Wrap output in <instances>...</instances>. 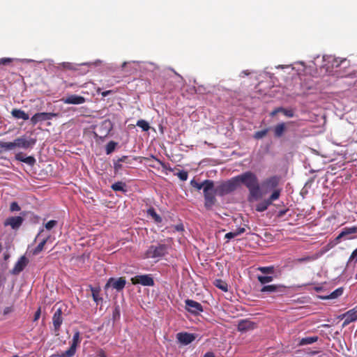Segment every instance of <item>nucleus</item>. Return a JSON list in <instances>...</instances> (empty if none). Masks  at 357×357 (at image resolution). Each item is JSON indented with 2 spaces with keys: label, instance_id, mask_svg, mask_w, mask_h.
Segmentation results:
<instances>
[{
  "label": "nucleus",
  "instance_id": "nucleus-15",
  "mask_svg": "<svg viewBox=\"0 0 357 357\" xmlns=\"http://www.w3.org/2000/svg\"><path fill=\"white\" fill-rule=\"evenodd\" d=\"M185 310L193 314H198L203 312L202 305L193 300L186 299L185 301Z\"/></svg>",
  "mask_w": 357,
  "mask_h": 357
},
{
  "label": "nucleus",
  "instance_id": "nucleus-57",
  "mask_svg": "<svg viewBox=\"0 0 357 357\" xmlns=\"http://www.w3.org/2000/svg\"><path fill=\"white\" fill-rule=\"evenodd\" d=\"M128 159V156H122L121 158H119L117 160L121 163H123V162L128 163L127 162Z\"/></svg>",
  "mask_w": 357,
  "mask_h": 357
},
{
  "label": "nucleus",
  "instance_id": "nucleus-46",
  "mask_svg": "<svg viewBox=\"0 0 357 357\" xmlns=\"http://www.w3.org/2000/svg\"><path fill=\"white\" fill-rule=\"evenodd\" d=\"M357 262V248L354 250L351 255H350L349 260L347 261V265L354 264H355Z\"/></svg>",
  "mask_w": 357,
  "mask_h": 357
},
{
  "label": "nucleus",
  "instance_id": "nucleus-51",
  "mask_svg": "<svg viewBox=\"0 0 357 357\" xmlns=\"http://www.w3.org/2000/svg\"><path fill=\"white\" fill-rule=\"evenodd\" d=\"M79 341V333L78 332L75 333L73 337V342L71 345H74L75 347H77V344Z\"/></svg>",
  "mask_w": 357,
  "mask_h": 357
},
{
  "label": "nucleus",
  "instance_id": "nucleus-21",
  "mask_svg": "<svg viewBox=\"0 0 357 357\" xmlns=\"http://www.w3.org/2000/svg\"><path fill=\"white\" fill-rule=\"evenodd\" d=\"M177 339L181 344L188 345L195 340V335L188 333H178Z\"/></svg>",
  "mask_w": 357,
  "mask_h": 357
},
{
  "label": "nucleus",
  "instance_id": "nucleus-37",
  "mask_svg": "<svg viewBox=\"0 0 357 357\" xmlns=\"http://www.w3.org/2000/svg\"><path fill=\"white\" fill-rule=\"evenodd\" d=\"M0 148L5 151H11L15 149L14 141L9 142H0Z\"/></svg>",
  "mask_w": 357,
  "mask_h": 357
},
{
  "label": "nucleus",
  "instance_id": "nucleus-40",
  "mask_svg": "<svg viewBox=\"0 0 357 357\" xmlns=\"http://www.w3.org/2000/svg\"><path fill=\"white\" fill-rule=\"evenodd\" d=\"M147 213L151 215L157 222H160L162 221L161 217L157 214L154 208H149Z\"/></svg>",
  "mask_w": 357,
  "mask_h": 357
},
{
  "label": "nucleus",
  "instance_id": "nucleus-48",
  "mask_svg": "<svg viewBox=\"0 0 357 357\" xmlns=\"http://www.w3.org/2000/svg\"><path fill=\"white\" fill-rule=\"evenodd\" d=\"M267 132H268V129L259 130V131L255 132L254 137L257 139H261L264 136L266 135Z\"/></svg>",
  "mask_w": 357,
  "mask_h": 357
},
{
  "label": "nucleus",
  "instance_id": "nucleus-43",
  "mask_svg": "<svg viewBox=\"0 0 357 357\" xmlns=\"http://www.w3.org/2000/svg\"><path fill=\"white\" fill-rule=\"evenodd\" d=\"M190 185L198 190H204L205 187V180L202 183H198L195 179L191 180Z\"/></svg>",
  "mask_w": 357,
  "mask_h": 357
},
{
  "label": "nucleus",
  "instance_id": "nucleus-1",
  "mask_svg": "<svg viewBox=\"0 0 357 357\" xmlns=\"http://www.w3.org/2000/svg\"><path fill=\"white\" fill-rule=\"evenodd\" d=\"M236 183L241 182L249 190L250 199L258 200L261 198L260 186L257 176L250 172H247L236 177Z\"/></svg>",
  "mask_w": 357,
  "mask_h": 357
},
{
  "label": "nucleus",
  "instance_id": "nucleus-59",
  "mask_svg": "<svg viewBox=\"0 0 357 357\" xmlns=\"http://www.w3.org/2000/svg\"><path fill=\"white\" fill-rule=\"evenodd\" d=\"M175 228L177 231H183V226L182 225H178L175 227Z\"/></svg>",
  "mask_w": 357,
  "mask_h": 357
},
{
  "label": "nucleus",
  "instance_id": "nucleus-18",
  "mask_svg": "<svg viewBox=\"0 0 357 357\" xmlns=\"http://www.w3.org/2000/svg\"><path fill=\"white\" fill-rule=\"evenodd\" d=\"M61 101L65 104L81 105L85 102V98L83 96L73 94L63 98Z\"/></svg>",
  "mask_w": 357,
  "mask_h": 357
},
{
  "label": "nucleus",
  "instance_id": "nucleus-56",
  "mask_svg": "<svg viewBox=\"0 0 357 357\" xmlns=\"http://www.w3.org/2000/svg\"><path fill=\"white\" fill-rule=\"evenodd\" d=\"M12 311H13V307H6L3 310V314H5V315L8 314L10 312H11Z\"/></svg>",
  "mask_w": 357,
  "mask_h": 357
},
{
  "label": "nucleus",
  "instance_id": "nucleus-26",
  "mask_svg": "<svg viewBox=\"0 0 357 357\" xmlns=\"http://www.w3.org/2000/svg\"><path fill=\"white\" fill-rule=\"evenodd\" d=\"M279 112H283L284 115H285L287 117H293L294 116V110L291 109H285L284 107H278L275 109H274L271 113V116H274L276 114H278Z\"/></svg>",
  "mask_w": 357,
  "mask_h": 357
},
{
  "label": "nucleus",
  "instance_id": "nucleus-19",
  "mask_svg": "<svg viewBox=\"0 0 357 357\" xmlns=\"http://www.w3.org/2000/svg\"><path fill=\"white\" fill-rule=\"evenodd\" d=\"M61 314H62V311L60 308H59L54 312L53 317H52V321H53V326H54V330L55 335L59 334V331L60 326L63 322V319L61 317Z\"/></svg>",
  "mask_w": 357,
  "mask_h": 357
},
{
  "label": "nucleus",
  "instance_id": "nucleus-24",
  "mask_svg": "<svg viewBox=\"0 0 357 357\" xmlns=\"http://www.w3.org/2000/svg\"><path fill=\"white\" fill-rule=\"evenodd\" d=\"M11 115L16 119H22L24 121L29 119V116L23 110L20 109H13L11 111Z\"/></svg>",
  "mask_w": 357,
  "mask_h": 357
},
{
  "label": "nucleus",
  "instance_id": "nucleus-29",
  "mask_svg": "<svg viewBox=\"0 0 357 357\" xmlns=\"http://www.w3.org/2000/svg\"><path fill=\"white\" fill-rule=\"evenodd\" d=\"M286 130L284 123H281L274 127V135L276 137H280Z\"/></svg>",
  "mask_w": 357,
  "mask_h": 357
},
{
  "label": "nucleus",
  "instance_id": "nucleus-6",
  "mask_svg": "<svg viewBox=\"0 0 357 357\" xmlns=\"http://www.w3.org/2000/svg\"><path fill=\"white\" fill-rule=\"evenodd\" d=\"M279 183V178L271 176L263 181L259 185L261 191V198L269 192L275 190Z\"/></svg>",
  "mask_w": 357,
  "mask_h": 357
},
{
  "label": "nucleus",
  "instance_id": "nucleus-53",
  "mask_svg": "<svg viewBox=\"0 0 357 357\" xmlns=\"http://www.w3.org/2000/svg\"><path fill=\"white\" fill-rule=\"evenodd\" d=\"M15 158L18 161L23 162V160L25 158V157L24 156L22 152H19L17 154H15Z\"/></svg>",
  "mask_w": 357,
  "mask_h": 357
},
{
  "label": "nucleus",
  "instance_id": "nucleus-49",
  "mask_svg": "<svg viewBox=\"0 0 357 357\" xmlns=\"http://www.w3.org/2000/svg\"><path fill=\"white\" fill-rule=\"evenodd\" d=\"M57 225V221L56 220H50L48 221L44 226V227L47 229V230H51L52 228H54L55 226H56Z\"/></svg>",
  "mask_w": 357,
  "mask_h": 357
},
{
  "label": "nucleus",
  "instance_id": "nucleus-2",
  "mask_svg": "<svg viewBox=\"0 0 357 357\" xmlns=\"http://www.w3.org/2000/svg\"><path fill=\"white\" fill-rule=\"evenodd\" d=\"M204 197V206L207 209H211L216 203L217 199L215 198L216 188L214 184V181L211 180H205V187L203 190Z\"/></svg>",
  "mask_w": 357,
  "mask_h": 357
},
{
  "label": "nucleus",
  "instance_id": "nucleus-42",
  "mask_svg": "<svg viewBox=\"0 0 357 357\" xmlns=\"http://www.w3.org/2000/svg\"><path fill=\"white\" fill-rule=\"evenodd\" d=\"M280 195V190L275 189L273 190V193L271 195L269 198L267 199L268 202H270V204H271L273 201L277 200Z\"/></svg>",
  "mask_w": 357,
  "mask_h": 357
},
{
  "label": "nucleus",
  "instance_id": "nucleus-64",
  "mask_svg": "<svg viewBox=\"0 0 357 357\" xmlns=\"http://www.w3.org/2000/svg\"><path fill=\"white\" fill-rule=\"evenodd\" d=\"M116 316H119V312L116 308L115 310V312H114V317H115Z\"/></svg>",
  "mask_w": 357,
  "mask_h": 357
},
{
  "label": "nucleus",
  "instance_id": "nucleus-41",
  "mask_svg": "<svg viewBox=\"0 0 357 357\" xmlns=\"http://www.w3.org/2000/svg\"><path fill=\"white\" fill-rule=\"evenodd\" d=\"M137 126L141 128L143 131H148L150 128L149 124L145 120H139L137 122Z\"/></svg>",
  "mask_w": 357,
  "mask_h": 357
},
{
  "label": "nucleus",
  "instance_id": "nucleus-47",
  "mask_svg": "<svg viewBox=\"0 0 357 357\" xmlns=\"http://www.w3.org/2000/svg\"><path fill=\"white\" fill-rule=\"evenodd\" d=\"M36 160L34 157L33 156H27L25 157V158L23 160V162L30 165L33 166L36 163Z\"/></svg>",
  "mask_w": 357,
  "mask_h": 357
},
{
  "label": "nucleus",
  "instance_id": "nucleus-30",
  "mask_svg": "<svg viewBox=\"0 0 357 357\" xmlns=\"http://www.w3.org/2000/svg\"><path fill=\"white\" fill-rule=\"evenodd\" d=\"M50 238V236H45L42 241L36 246V248L33 250V255H37L39 254L44 248V245L47 242L48 239Z\"/></svg>",
  "mask_w": 357,
  "mask_h": 357
},
{
  "label": "nucleus",
  "instance_id": "nucleus-10",
  "mask_svg": "<svg viewBox=\"0 0 357 357\" xmlns=\"http://www.w3.org/2000/svg\"><path fill=\"white\" fill-rule=\"evenodd\" d=\"M126 282V280L123 278H110L107 280V282L105 286V289L107 290L109 287H112V289H116V291H119L125 287Z\"/></svg>",
  "mask_w": 357,
  "mask_h": 357
},
{
  "label": "nucleus",
  "instance_id": "nucleus-5",
  "mask_svg": "<svg viewBox=\"0 0 357 357\" xmlns=\"http://www.w3.org/2000/svg\"><path fill=\"white\" fill-rule=\"evenodd\" d=\"M167 247L164 244L151 245L144 253V258L158 259L166 255Z\"/></svg>",
  "mask_w": 357,
  "mask_h": 357
},
{
  "label": "nucleus",
  "instance_id": "nucleus-7",
  "mask_svg": "<svg viewBox=\"0 0 357 357\" xmlns=\"http://www.w3.org/2000/svg\"><path fill=\"white\" fill-rule=\"evenodd\" d=\"M217 195L223 196L234 191L237 188L236 178L220 183L215 186Z\"/></svg>",
  "mask_w": 357,
  "mask_h": 357
},
{
  "label": "nucleus",
  "instance_id": "nucleus-23",
  "mask_svg": "<svg viewBox=\"0 0 357 357\" xmlns=\"http://www.w3.org/2000/svg\"><path fill=\"white\" fill-rule=\"evenodd\" d=\"M18 61L21 63H31L35 61L31 59H15V58H1L0 59V65H8L12 61Z\"/></svg>",
  "mask_w": 357,
  "mask_h": 357
},
{
  "label": "nucleus",
  "instance_id": "nucleus-14",
  "mask_svg": "<svg viewBox=\"0 0 357 357\" xmlns=\"http://www.w3.org/2000/svg\"><path fill=\"white\" fill-rule=\"evenodd\" d=\"M132 282L134 284H140L143 286L152 287L154 285V281L151 275H136L132 278Z\"/></svg>",
  "mask_w": 357,
  "mask_h": 357
},
{
  "label": "nucleus",
  "instance_id": "nucleus-32",
  "mask_svg": "<svg viewBox=\"0 0 357 357\" xmlns=\"http://www.w3.org/2000/svg\"><path fill=\"white\" fill-rule=\"evenodd\" d=\"M126 185L125 183L118 181L112 185L111 188L114 191L126 192Z\"/></svg>",
  "mask_w": 357,
  "mask_h": 357
},
{
  "label": "nucleus",
  "instance_id": "nucleus-34",
  "mask_svg": "<svg viewBox=\"0 0 357 357\" xmlns=\"http://www.w3.org/2000/svg\"><path fill=\"white\" fill-rule=\"evenodd\" d=\"M257 280L261 284L264 286L267 285L268 283L272 282L273 280V277L269 275H258Z\"/></svg>",
  "mask_w": 357,
  "mask_h": 357
},
{
  "label": "nucleus",
  "instance_id": "nucleus-60",
  "mask_svg": "<svg viewBox=\"0 0 357 357\" xmlns=\"http://www.w3.org/2000/svg\"><path fill=\"white\" fill-rule=\"evenodd\" d=\"M104 125H105L106 127H108V130L107 132V134L109 132V130H111V125H110V123L109 122H105L104 123Z\"/></svg>",
  "mask_w": 357,
  "mask_h": 357
},
{
  "label": "nucleus",
  "instance_id": "nucleus-3",
  "mask_svg": "<svg viewBox=\"0 0 357 357\" xmlns=\"http://www.w3.org/2000/svg\"><path fill=\"white\" fill-rule=\"evenodd\" d=\"M323 63L320 66L327 73L332 72L333 69L347 63L346 59L335 57L333 55H324L322 57Z\"/></svg>",
  "mask_w": 357,
  "mask_h": 357
},
{
  "label": "nucleus",
  "instance_id": "nucleus-25",
  "mask_svg": "<svg viewBox=\"0 0 357 357\" xmlns=\"http://www.w3.org/2000/svg\"><path fill=\"white\" fill-rule=\"evenodd\" d=\"M254 328V324L248 320H243L238 323V330L241 332Z\"/></svg>",
  "mask_w": 357,
  "mask_h": 357
},
{
  "label": "nucleus",
  "instance_id": "nucleus-38",
  "mask_svg": "<svg viewBox=\"0 0 357 357\" xmlns=\"http://www.w3.org/2000/svg\"><path fill=\"white\" fill-rule=\"evenodd\" d=\"M91 293H92V297L93 301L98 304L100 301H102V298L99 296V289L91 287Z\"/></svg>",
  "mask_w": 357,
  "mask_h": 357
},
{
  "label": "nucleus",
  "instance_id": "nucleus-28",
  "mask_svg": "<svg viewBox=\"0 0 357 357\" xmlns=\"http://www.w3.org/2000/svg\"><path fill=\"white\" fill-rule=\"evenodd\" d=\"M245 228L239 227L233 231L227 233L225 234V238H227L229 241V240H231V239L243 234L245 232Z\"/></svg>",
  "mask_w": 357,
  "mask_h": 357
},
{
  "label": "nucleus",
  "instance_id": "nucleus-8",
  "mask_svg": "<svg viewBox=\"0 0 357 357\" xmlns=\"http://www.w3.org/2000/svg\"><path fill=\"white\" fill-rule=\"evenodd\" d=\"M36 140L34 138L22 136L14 140L15 149H29L33 148L36 144Z\"/></svg>",
  "mask_w": 357,
  "mask_h": 357
},
{
  "label": "nucleus",
  "instance_id": "nucleus-17",
  "mask_svg": "<svg viewBox=\"0 0 357 357\" xmlns=\"http://www.w3.org/2000/svg\"><path fill=\"white\" fill-rule=\"evenodd\" d=\"M24 219L22 216H13L7 218L4 222L5 226H10L13 229H17L22 225Z\"/></svg>",
  "mask_w": 357,
  "mask_h": 357
},
{
  "label": "nucleus",
  "instance_id": "nucleus-39",
  "mask_svg": "<svg viewBox=\"0 0 357 357\" xmlns=\"http://www.w3.org/2000/svg\"><path fill=\"white\" fill-rule=\"evenodd\" d=\"M215 285L222 291L227 292L228 291V285L226 282L221 280H216L215 281Z\"/></svg>",
  "mask_w": 357,
  "mask_h": 357
},
{
  "label": "nucleus",
  "instance_id": "nucleus-63",
  "mask_svg": "<svg viewBox=\"0 0 357 357\" xmlns=\"http://www.w3.org/2000/svg\"><path fill=\"white\" fill-rule=\"evenodd\" d=\"M338 318H339V319H344H344H347V316L345 315V313H344V314H342L340 315V316L338 317Z\"/></svg>",
  "mask_w": 357,
  "mask_h": 357
},
{
  "label": "nucleus",
  "instance_id": "nucleus-58",
  "mask_svg": "<svg viewBox=\"0 0 357 357\" xmlns=\"http://www.w3.org/2000/svg\"><path fill=\"white\" fill-rule=\"evenodd\" d=\"M96 357H106L105 352L102 350L97 352Z\"/></svg>",
  "mask_w": 357,
  "mask_h": 357
},
{
  "label": "nucleus",
  "instance_id": "nucleus-62",
  "mask_svg": "<svg viewBox=\"0 0 357 357\" xmlns=\"http://www.w3.org/2000/svg\"><path fill=\"white\" fill-rule=\"evenodd\" d=\"M43 231H44V228H43H43H40V231H39V233H38V235H37V237H38V236H41V235H42V234L43 233Z\"/></svg>",
  "mask_w": 357,
  "mask_h": 357
},
{
  "label": "nucleus",
  "instance_id": "nucleus-12",
  "mask_svg": "<svg viewBox=\"0 0 357 357\" xmlns=\"http://www.w3.org/2000/svg\"><path fill=\"white\" fill-rule=\"evenodd\" d=\"M57 114L52 112H39L35 114L31 119V123L35 126L39 122H43L47 120H51L53 117Z\"/></svg>",
  "mask_w": 357,
  "mask_h": 357
},
{
  "label": "nucleus",
  "instance_id": "nucleus-45",
  "mask_svg": "<svg viewBox=\"0 0 357 357\" xmlns=\"http://www.w3.org/2000/svg\"><path fill=\"white\" fill-rule=\"evenodd\" d=\"M258 270L264 274H271V273H273L274 267L272 266H261V267H259Z\"/></svg>",
  "mask_w": 357,
  "mask_h": 357
},
{
  "label": "nucleus",
  "instance_id": "nucleus-4",
  "mask_svg": "<svg viewBox=\"0 0 357 357\" xmlns=\"http://www.w3.org/2000/svg\"><path fill=\"white\" fill-rule=\"evenodd\" d=\"M275 68L284 70L285 73L292 74V75L296 74L297 77L295 79H297L300 75L306 73L307 67L304 62L299 61L291 65H278L275 66Z\"/></svg>",
  "mask_w": 357,
  "mask_h": 357
},
{
  "label": "nucleus",
  "instance_id": "nucleus-16",
  "mask_svg": "<svg viewBox=\"0 0 357 357\" xmlns=\"http://www.w3.org/2000/svg\"><path fill=\"white\" fill-rule=\"evenodd\" d=\"M28 263L29 260L25 256L20 257L13 268L10 271V273L15 275L20 274L25 268Z\"/></svg>",
  "mask_w": 357,
  "mask_h": 357
},
{
  "label": "nucleus",
  "instance_id": "nucleus-52",
  "mask_svg": "<svg viewBox=\"0 0 357 357\" xmlns=\"http://www.w3.org/2000/svg\"><path fill=\"white\" fill-rule=\"evenodd\" d=\"M20 209H21L20 206H19V204L17 202H13L10 204V210L12 212L19 211H20Z\"/></svg>",
  "mask_w": 357,
  "mask_h": 357
},
{
  "label": "nucleus",
  "instance_id": "nucleus-44",
  "mask_svg": "<svg viewBox=\"0 0 357 357\" xmlns=\"http://www.w3.org/2000/svg\"><path fill=\"white\" fill-rule=\"evenodd\" d=\"M125 167L123 165V163L120 162L118 160L114 161V170L116 174H120L121 169H123Z\"/></svg>",
  "mask_w": 357,
  "mask_h": 357
},
{
  "label": "nucleus",
  "instance_id": "nucleus-54",
  "mask_svg": "<svg viewBox=\"0 0 357 357\" xmlns=\"http://www.w3.org/2000/svg\"><path fill=\"white\" fill-rule=\"evenodd\" d=\"M250 74V72L248 70H243L240 73L239 77H243L245 76L249 75Z\"/></svg>",
  "mask_w": 357,
  "mask_h": 357
},
{
  "label": "nucleus",
  "instance_id": "nucleus-33",
  "mask_svg": "<svg viewBox=\"0 0 357 357\" xmlns=\"http://www.w3.org/2000/svg\"><path fill=\"white\" fill-rule=\"evenodd\" d=\"M317 340H318V337L317 336L303 337L300 340L299 344L302 345V346L311 344L317 342Z\"/></svg>",
  "mask_w": 357,
  "mask_h": 357
},
{
  "label": "nucleus",
  "instance_id": "nucleus-50",
  "mask_svg": "<svg viewBox=\"0 0 357 357\" xmlns=\"http://www.w3.org/2000/svg\"><path fill=\"white\" fill-rule=\"evenodd\" d=\"M176 175L181 181H186L188 177V172L184 170L180 171Z\"/></svg>",
  "mask_w": 357,
  "mask_h": 357
},
{
  "label": "nucleus",
  "instance_id": "nucleus-31",
  "mask_svg": "<svg viewBox=\"0 0 357 357\" xmlns=\"http://www.w3.org/2000/svg\"><path fill=\"white\" fill-rule=\"evenodd\" d=\"M270 205V202L267 199H264L256 205V211L258 212L265 211Z\"/></svg>",
  "mask_w": 357,
  "mask_h": 357
},
{
  "label": "nucleus",
  "instance_id": "nucleus-20",
  "mask_svg": "<svg viewBox=\"0 0 357 357\" xmlns=\"http://www.w3.org/2000/svg\"><path fill=\"white\" fill-rule=\"evenodd\" d=\"M357 233V226L351 227H344L342 229L339 235L336 237V241H340L342 238L347 237V239H352L354 237L351 236V234Z\"/></svg>",
  "mask_w": 357,
  "mask_h": 357
},
{
  "label": "nucleus",
  "instance_id": "nucleus-55",
  "mask_svg": "<svg viewBox=\"0 0 357 357\" xmlns=\"http://www.w3.org/2000/svg\"><path fill=\"white\" fill-rule=\"evenodd\" d=\"M40 309L39 308L35 312L33 321H37L40 318Z\"/></svg>",
  "mask_w": 357,
  "mask_h": 357
},
{
  "label": "nucleus",
  "instance_id": "nucleus-22",
  "mask_svg": "<svg viewBox=\"0 0 357 357\" xmlns=\"http://www.w3.org/2000/svg\"><path fill=\"white\" fill-rule=\"evenodd\" d=\"M345 315L347 316V319H344L343 323V327L346 326L351 322L355 321L357 320V309H352L347 312H345Z\"/></svg>",
  "mask_w": 357,
  "mask_h": 357
},
{
  "label": "nucleus",
  "instance_id": "nucleus-9",
  "mask_svg": "<svg viewBox=\"0 0 357 357\" xmlns=\"http://www.w3.org/2000/svg\"><path fill=\"white\" fill-rule=\"evenodd\" d=\"M143 64L146 67L147 65L149 66H155L152 63H145V62H140L137 61H125L121 65V69L124 70L126 69V71L129 73H133L137 70V68L141 67V65Z\"/></svg>",
  "mask_w": 357,
  "mask_h": 357
},
{
  "label": "nucleus",
  "instance_id": "nucleus-61",
  "mask_svg": "<svg viewBox=\"0 0 357 357\" xmlns=\"http://www.w3.org/2000/svg\"><path fill=\"white\" fill-rule=\"evenodd\" d=\"M204 357H215L214 354L211 352L206 353Z\"/></svg>",
  "mask_w": 357,
  "mask_h": 357
},
{
  "label": "nucleus",
  "instance_id": "nucleus-13",
  "mask_svg": "<svg viewBox=\"0 0 357 357\" xmlns=\"http://www.w3.org/2000/svg\"><path fill=\"white\" fill-rule=\"evenodd\" d=\"M102 63V61H101L100 59H97L92 62H86V63H82L80 64H74V63H69V62H63V63H60V65H61L64 68L70 69V70H78L77 67L79 66H85L89 68H92V67L98 66L100 64H101Z\"/></svg>",
  "mask_w": 357,
  "mask_h": 357
},
{
  "label": "nucleus",
  "instance_id": "nucleus-11",
  "mask_svg": "<svg viewBox=\"0 0 357 357\" xmlns=\"http://www.w3.org/2000/svg\"><path fill=\"white\" fill-rule=\"evenodd\" d=\"M285 286L282 284L264 285L260 289L261 293L282 294L285 291Z\"/></svg>",
  "mask_w": 357,
  "mask_h": 357
},
{
  "label": "nucleus",
  "instance_id": "nucleus-36",
  "mask_svg": "<svg viewBox=\"0 0 357 357\" xmlns=\"http://www.w3.org/2000/svg\"><path fill=\"white\" fill-rule=\"evenodd\" d=\"M117 145H118V143L115 142L114 141H110L109 142H108L105 147L106 154L107 155L111 154L115 150Z\"/></svg>",
  "mask_w": 357,
  "mask_h": 357
},
{
  "label": "nucleus",
  "instance_id": "nucleus-27",
  "mask_svg": "<svg viewBox=\"0 0 357 357\" xmlns=\"http://www.w3.org/2000/svg\"><path fill=\"white\" fill-rule=\"evenodd\" d=\"M343 294V288L340 287L333 291L331 294L327 296H321L320 298L324 300L334 299L340 296Z\"/></svg>",
  "mask_w": 357,
  "mask_h": 357
},
{
  "label": "nucleus",
  "instance_id": "nucleus-35",
  "mask_svg": "<svg viewBox=\"0 0 357 357\" xmlns=\"http://www.w3.org/2000/svg\"><path fill=\"white\" fill-rule=\"evenodd\" d=\"M76 351V347L74 345H70V348L64 352L59 354V357H73Z\"/></svg>",
  "mask_w": 357,
  "mask_h": 357
}]
</instances>
